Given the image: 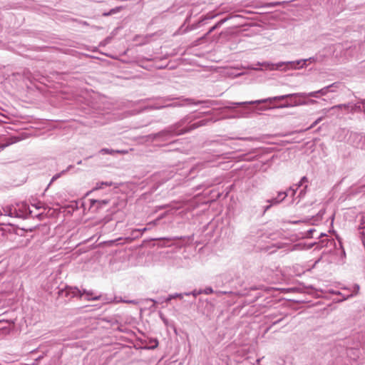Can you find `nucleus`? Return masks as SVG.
Masks as SVG:
<instances>
[{
  "mask_svg": "<svg viewBox=\"0 0 365 365\" xmlns=\"http://www.w3.org/2000/svg\"><path fill=\"white\" fill-rule=\"evenodd\" d=\"M2 215V213L0 214V215Z\"/></svg>",
  "mask_w": 365,
  "mask_h": 365,
  "instance_id": "58",
  "label": "nucleus"
},
{
  "mask_svg": "<svg viewBox=\"0 0 365 365\" xmlns=\"http://www.w3.org/2000/svg\"><path fill=\"white\" fill-rule=\"evenodd\" d=\"M180 207V206L175 207L174 208H175V209H179Z\"/></svg>",
  "mask_w": 365,
  "mask_h": 365,
  "instance_id": "57",
  "label": "nucleus"
},
{
  "mask_svg": "<svg viewBox=\"0 0 365 365\" xmlns=\"http://www.w3.org/2000/svg\"><path fill=\"white\" fill-rule=\"evenodd\" d=\"M157 345H158V343L156 342V344H155V346H153L152 348H155V347H156V346H157Z\"/></svg>",
  "mask_w": 365,
  "mask_h": 365,
  "instance_id": "56",
  "label": "nucleus"
},
{
  "mask_svg": "<svg viewBox=\"0 0 365 365\" xmlns=\"http://www.w3.org/2000/svg\"><path fill=\"white\" fill-rule=\"evenodd\" d=\"M191 294L194 297H196L197 296L202 294V289H195L193 291L191 292Z\"/></svg>",
  "mask_w": 365,
  "mask_h": 365,
  "instance_id": "32",
  "label": "nucleus"
},
{
  "mask_svg": "<svg viewBox=\"0 0 365 365\" xmlns=\"http://www.w3.org/2000/svg\"><path fill=\"white\" fill-rule=\"evenodd\" d=\"M178 298L180 299H182L183 298V294L181 293H175L172 294H169L168 297L165 299V302H170L171 299Z\"/></svg>",
  "mask_w": 365,
  "mask_h": 365,
  "instance_id": "19",
  "label": "nucleus"
},
{
  "mask_svg": "<svg viewBox=\"0 0 365 365\" xmlns=\"http://www.w3.org/2000/svg\"><path fill=\"white\" fill-rule=\"evenodd\" d=\"M99 153L102 155L109 154L114 155L116 153H120V154H126L128 153L127 150H113V149H109V148H102L99 150Z\"/></svg>",
  "mask_w": 365,
  "mask_h": 365,
  "instance_id": "13",
  "label": "nucleus"
},
{
  "mask_svg": "<svg viewBox=\"0 0 365 365\" xmlns=\"http://www.w3.org/2000/svg\"><path fill=\"white\" fill-rule=\"evenodd\" d=\"M165 299L166 298L160 297L158 300H155L153 299H150L149 300L153 302L154 304H156V303H163L164 302H165Z\"/></svg>",
  "mask_w": 365,
  "mask_h": 365,
  "instance_id": "33",
  "label": "nucleus"
},
{
  "mask_svg": "<svg viewBox=\"0 0 365 365\" xmlns=\"http://www.w3.org/2000/svg\"><path fill=\"white\" fill-rule=\"evenodd\" d=\"M66 173V170H63V171H62V172H61V173H57V174L54 175L52 177V178H51V181H50V183H49L48 186H49V185H50L53 182H54V181H55V180H56L58 178H59L61 176V175H62V174H63V173Z\"/></svg>",
  "mask_w": 365,
  "mask_h": 365,
  "instance_id": "25",
  "label": "nucleus"
},
{
  "mask_svg": "<svg viewBox=\"0 0 365 365\" xmlns=\"http://www.w3.org/2000/svg\"><path fill=\"white\" fill-rule=\"evenodd\" d=\"M359 103L363 105V112L365 113V98L361 99Z\"/></svg>",
  "mask_w": 365,
  "mask_h": 365,
  "instance_id": "41",
  "label": "nucleus"
},
{
  "mask_svg": "<svg viewBox=\"0 0 365 365\" xmlns=\"http://www.w3.org/2000/svg\"><path fill=\"white\" fill-rule=\"evenodd\" d=\"M318 124V123L315 120L309 128V129L314 128Z\"/></svg>",
  "mask_w": 365,
  "mask_h": 365,
  "instance_id": "47",
  "label": "nucleus"
},
{
  "mask_svg": "<svg viewBox=\"0 0 365 365\" xmlns=\"http://www.w3.org/2000/svg\"><path fill=\"white\" fill-rule=\"evenodd\" d=\"M29 242H30V239L26 238L25 242L21 245V246H26L29 244Z\"/></svg>",
  "mask_w": 365,
  "mask_h": 365,
  "instance_id": "43",
  "label": "nucleus"
},
{
  "mask_svg": "<svg viewBox=\"0 0 365 365\" xmlns=\"http://www.w3.org/2000/svg\"><path fill=\"white\" fill-rule=\"evenodd\" d=\"M241 116H243V114H242V112H240L238 114H237L236 115L232 116V118L241 117Z\"/></svg>",
  "mask_w": 365,
  "mask_h": 365,
  "instance_id": "48",
  "label": "nucleus"
},
{
  "mask_svg": "<svg viewBox=\"0 0 365 365\" xmlns=\"http://www.w3.org/2000/svg\"><path fill=\"white\" fill-rule=\"evenodd\" d=\"M315 103H317V101H315V100L309 99V100L307 101V105H313Z\"/></svg>",
  "mask_w": 365,
  "mask_h": 365,
  "instance_id": "39",
  "label": "nucleus"
},
{
  "mask_svg": "<svg viewBox=\"0 0 365 365\" xmlns=\"http://www.w3.org/2000/svg\"><path fill=\"white\" fill-rule=\"evenodd\" d=\"M217 296H220L222 294H229V295H231V294H234L235 293L232 292H226V291H216L215 292Z\"/></svg>",
  "mask_w": 365,
  "mask_h": 365,
  "instance_id": "30",
  "label": "nucleus"
},
{
  "mask_svg": "<svg viewBox=\"0 0 365 365\" xmlns=\"http://www.w3.org/2000/svg\"><path fill=\"white\" fill-rule=\"evenodd\" d=\"M260 361H261V359H257V361H256V364H259L260 363Z\"/></svg>",
  "mask_w": 365,
  "mask_h": 365,
  "instance_id": "53",
  "label": "nucleus"
},
{
  "mask_svg": "<svg viewBox=\"0 0 365 365\" xmlns=\"http://www.w3.org/2000/svg\"><path fill=\"white\" fill-rule=\"evenodd\" d=\"M272 108H274L272 106H260L258 109L259 110H270Z\"/></svg>",
  "mask_w": 365,
  "mask_h": 365,
  "instance_id": "34",
  "label": "nucleus"
},
{
  "mask_svg": "<svg viewBox=\"0 0 365 365\" xmlns=\"http://www.w3.org/2000/svg\"><path fill=\"white\" fill-rule=\"evenodd\" d=\"M283 66H285V70L290 69H302L304 68H307V60L299 59L293 61H287V62H279L275 65V68L279 69L281 68Z\"/></svg>",
  "mask_w": 365,
  "mask_h": 365,
  "instance_id": "5",
  "label": "nucleus"
},
{
  "mask_svg": "<svg viewBox=\"0 0 365 365\" xmlns=\"http://www.w3.org/2000/svg\"><path fill=\"white\" fill-rule=\"evenodd\" d=\"M350 106H351V103H348V104H339V105H336V106H334L331 107V110H334V109H345L346 110H349Z\"/></svg>",
  "mask_w": 365,
  "mask_h": 365,
  "instance_id": "22",
  "label": "nucleus"
},
{
  "mask_svg": "<svg viewBox=\"0 0 365 365\" xmlns=\"http://www.w3.org/2000/svg\"><path fill=\"white\" fill-rule=\"evenodd\" d=\"M304 60H307V62H309V63H316L318 61V57L317 56H312V57H310L309 58H304Z\"/></svg>",
  "mask_w": 365,
  "mask_h": 365,
  "instance_id": "31",
  "label": "nucleus"
},
{
  "mask_svg": "<svg viewBox=\"0 0 365 365\" xmlns=\"http://www.w3.org/2000/svg\"><path fill=\"white\" fill-rule=\"evenodd\" d=\"M343 87H344V86L341 84V86L339 88H331V90L329 91V92H336L338 90H341Z\"/></svg>",
  "mask_w": 365,
  "mask_h": 365,
  "instance_id": "38",
  "label": "nucleus"
},
{
  "mask_svg": "<svg viewBox=\"0 0 365 365\" xmlns=\"http://www.w3.org/2000/svg\"><path fill=\"white\" fill-rule=\"evenodd\" d=\"M364 139L365 135H363L362 134L358 133H351L348 138V142L352 146L361 149Z\"/></svg>",
  "mask_w": 365,
  "mask_h": 365,
  "instance_id": "8",
  "label": "nucleus"
},
{
  "mask_svg": "<svg viewBox=\"0 0 365 365\" xmlns=\"http://www.w3.org/2000/svg\"><path fill=\"white\" fill-rule=\"evenodd\" d=\"M20 140H21V138H19L18 137H15V136L9 137L6 139V143L4 144H2L1 145V148L4 149V148H6V146H8L9 145H11L13 143L19 142Z\"/></svg>",
  "mask_w": 365,
  "mask_h": 365,
  "instance_id": "15",
  "label": "nucleus"
},
{
  "mask_svg": "<svg viewBox=\"0 0 365 365\" xmlns=\"http://www.w3.org/2000/svg\"><path fill=\"white\" fill-rule=\"evenodd\" d=\"M140 230H141V232H142V234H143V233L144 232H145L148 229H147L146 227H144V228L140 229Z\"/></svg>",
  "mask_w": 365,
  "mask_h": 365,
  "instance_id": "51",
  "label": "nucleus"
},
{
  "mask_svg": "<svg viewBox=\"0 0 365 365\" xmlns=\"http://www.w3.org/2000/svg\"><path fill=\"white\" fill-rule=\"evenodd\" d=\"M227 20V18L221 19L219 21L215 26H212L210 30L208 31L207 34L212 33L214 30H215L217 28L222 26L226 21Z\"/></svg>",
  "mask_w": 365,
  "mask_h": 365,
  "instance_id": "21",
  "label": "nucleus"
},
{
  "mask_svg": "<svg viewBox=\"0 0 365 365\" xmlns=\"http://www.w3.org/2000/svg\"><path fill=\"white\" fill-rule=\"evenodd\" d=\"M112 185V182H101L96 184V189H101L103 187V185H108L110 186Z\"/></svg>",
  "mask_w": 365,
  "mask_h": 365,
  "instance_id": "28",
  "label": "nucleus"
},
{
  "mask_svg": "<svg viewBox=\"0 0 365 365\" xmlns=\"http://www.w3.org/2000/svg\"><path fill=\"white\" fill-rule=\"evenodd\" d=\"M322 118H319L316 121L319 123L322 120Z\"/></svg>",
  "mask_w": 365,
  "mask_h": 365,
  "instance_id": "52",
  "label": "nucleus"
},
{
  "mask_svg": "<svg viewBox=\"0 0 365 365\" xmlns=\"http://www.w3.org/2000/svg\"><path fill=\"white\" fill-rule=\"evenodd\" d=\"M318 124V123L315 120L309 128V129L314 128Z\"/></svg>",
  "mask_w": 365,
  "mask_h": 365,
  "instance_id": "46",
  "label": "nucleus"
},
{
  "mask_svg": "<svg viewBox=\"0 0 365 365\" xmlns=\"http://www.w3.org/2000/svg\"><path fill=\"white\" fill-rule=\"evenodd\" d=\"M272 205V203H270V205H268V206L265 207V208H264V212H266L267 210H269Z\"/></svg>",
  "mask_w": 365,
  "mask_h": 365,
  "instance_id": "50",
  "label": "nucleus"
},
{
  "mask_svg": "<svg viewBox=\"0 0 365 365\" xmlns=\"http://www.w3.org/2000/svg\"><path fill=\"white\" fill-rule=\"evenodd\" d=\"M296 96H306L308 97H312V98H318L319 94V90L316 91H312L309 93H297L295 94Z\"/></svg>",
  "mask_w": 365,
  "mask_h": 365,
  "instance_id": "16",
  "label": "nucleus"
},
{
  "mask_svg": "<svg viewBox=\"0 0 365 365\" xmlns=\"http://www.w3.org/2000/svg\"><path fill=\"white\" fill-rule=\"evenodd\" d=\"M118 11V9L116 8V9H112L108 13H104L103 15L104 16H108V15H110V14H115L116 11Z\"/></svg>",
  "mask_w": 365,
  "mask_h": 365,
  "instance_id": "35",
  "label": "nucleus"
},
{
  "mask_svg": "<svg viewBox=\"0 0 365 365\" xmlns=\"http://www.w3.org/2000/svg\"><path fill=\"white\" fill-rule=\"evenodd\" d=\"M295 93H290L286 95H282L274 97L267 98L261 100L245 101V102H228L226 105H224V108L233 109L236 106L242 105H254V104H264L267 103H272L277 101H282L284 99H290L292 107L304 106L307 105V97L296 96Z\"/></svg>",
  "mask_w": 365,
  "mask_h": 365,
  "instance_id": "2",
  "label": "nucleus"
},
{
  "mask_svg": "<svg viewBox=\"0 0 365 365\" xmlns=\"http://www.w3.org/2000/svg\"><path fill=\"white\" fill-rule=\"evenodd\" d=\"M282 3L283 2H279V1L272 2V3L269 4L268 6L273 7V6L281 5Z\"/></svg>",
  "mask_w": 365,
  "mask_h": 365,
  "instance_id": "36",
  "label": "nucleus"
},
{
  "mask_svg": "<svg viewBox=\"0 0 365 365\" xmlns=\"http://www.w3.org/2000/svg\"><path fill=\"white\" fill-rule=\"evenodd\" d=\"M346 354L351 360L356 361L359 359L361 352L359 348H349L346 350Z\"/></svg>",
  "mask_w": 365,
  "mask_h": 365,
  "instance_id": "11",
  "label": "nucleus"
},
{
  "mask_svg": "<svg viewBox=\"0 0 365 365\" xmlns=\"http://www.w3.org/2000/svg\"><path fill=\"white\" fill-rule=\"evenodd\" d=\"M184 105H185V103L176 102V103H173L171 104H168L166 106H152L151 108H155V109H160V108H165V107H179V106H182Z\"/></svg>",
  "mask_w": 365,
  "mask_h": 365,
  "instance_id": "18",
  "label": "nucleus"
},
{
  "mask_svg": "<svg viewBox=\"0 0 365 365\" xmlns=\"http://www.w3.org/2000/svg\"><path fill=\"white\" fill-rule=\"evenodd\" d=\"M363 43L361 41H355L350 44L346 43L344 47V55L347 58L357 56L361 51Z\"/></svg>",
  "mask_w": 365,
  "mask_h": 365,
  "instance_id": "6",
  "label": "nucleus"
},
{
  "mask_svg": "<svg viewBox=\"0 0 365 365\" xmlns=\"http://www.w3.org/2000/svg\"><path fill=\"white\" fill-rule=\"evenodd\" d=\"M308 182V178L306 176H304L300 180V184L304 185V183Z\"/></svg>",
  "mask_w": 365,
  "mask_h": 365,
  "instance_id": "37",
  "label": "nucleus"
},
{
  "mask_svg": "<svg viewBox=\"0 0 365 365\" xmlns=\"http://www.w3.org/2000/svg\"><path fill=\"white\" fill-rule=\"evenodd\" d=\"M142 236L141 230L135 229L131 232V239H136Z\"/></svg>",
  "mask_w": 365,
  "mask_h": 365,
  "instance_id": "23",
  "label": "nucleus"
},
{
  "mask_svg": "<svg viewBox=\"0 0 365 365\" xmlns=\"http://www.w3.org/2000/svg\"><path fill=\"white\" fill-rule=\"evenodd\" d=\"M16 228L10 224L0 225V241L4 239H9L10 236L16 232Z\"/></svg>",
  "mask_w": 365,
  "mask_h": 365,
  "instance_id": "9",
  "label": "nucleus"
},
{
  "mask_svg": "<svg viewBox=\"0 0 365 365\" xmlns=\"http://www.w3.org/2000/svg\"><path fill=\"white\" fill-rule=\"evenodd\" d=\"M359 102H360V101L358 102V103H357V104H355V105H354V106L351 105L349 110H350L351 112H354V111H363V105H362V104H361Z\"/></svg>",
  "mask_w": 365,
  "mask_h": 365,
  "instance_id": "20",
  "label": "nucleus"
},
{
  "mask_svg": "<svg viewBox=\"0 0 365 365\" xmlns=\"http://www.w3.org/2000/svg\"><path fill=\"white\" fill-rule=\"evenodd\" d=\"M217 279H223L224 278H225V274H220L217 277Z\"/></svg>",
  "mask_w": 365,
  "mask_h": 365,
  "instance_id": "45",
  "label": "nucleus"
},
{
  "mask_svg": "<svg viewBox=\"0 0 365 365\" xmlns=\"http://www.w3.org/2000/svg\"><path fill=\"white\" fill-rule=\"evenodd\" d=\"M5 215L12 217H24L27 215V205L24 204H17L16 205H9L4 209Z\"/></svg>",
  "mask_w": 365,
  "mask_h": 365,
  "instance_id": "4",
  "label": "nucleus"
},
{
  "mask_svg": "<svg viewBox=\"0 0 365 365\" xmlns=\"http://www.w3.org/2000/svg\"><path fill=\"white\" fill-rule=\"evenodd\" d=\"M341 86V83L339 82H335L329 86H325L322 88V89L319 90V94L322 96L327 95L329 91L331 90V88H339Z\"/></svg>",
  "mask_w": 365,
  "mask_h": 365,
  "instance_id": "14",
  "label": "nucleus"
},
{
  "mask_svg": "<svg viewBox=\"0 0 365 365\" xmlns=\"http://www.w3.org/2000/svg\"><path fill=\"white\" fill-rule=\"evenodd\" d=\"M59 294L61 296L69 297H79L80 298L83 297V294H86L85 299L90 300H98L101 298V296H93V292L91 291H86V289H79L77 287H67L65 289H62L59 292Z\"/></svg>",
  "mask_w": 365,
  "mask_h": 365,
  "instance_id": "3",
  "label": "nucleus"
},
{
  "mask_svg": "<svg viewBox=\"0 0 365 365\" xmlns=\"http://www.w3.org/2000/svg\"><path fill=\"white\" fill-rule=\"evenodd\" d=\"M182 294H183V297H184V296H190V295H192L191 292H184V293H182Z\"/></svg>",
  "mask_w": 365,
  "mask_h": 365,
  "instance_id": "49",
  "label": "nucleus"
},
{
  "mask_svg": "<svg viewBox=\"0 0 365 365\" xmlns=\"http://www.w3.org/2000/svg\"><path fill=\"white\" fill-rule=\"evenodd\" d=\"M300 247V245H294L292 246V248L291 249V250H298L299 248Z\"/></svg>",
  "mask_w": 365,
  "mask_h": 365,
  "instance_id": "44",
  "label": "nucleus"
},
{
  "mask_svg": "<svg viewBox=\"0 0 365 365\" xmlns=\"http://www.w3.org/2000/svg\"><path fill=\"white\" fill-rule=\"evenodd\" d=\"M299 222L298 221H294L292 222L293 224H297Z\"/></svg>",
  "mask_w": 365,
  "mask_h": 365,
  "instance_id": "55",
  "label": "nucleus"
},
{
  "mask_svg": "<svg viewBox=\"0 0 365 365\" xmlns=\"http://www.w3.org/2000/svg\"><path fill=\"white\" fill-rule=\"evenodd\" d=\"M281 321V319L277 320L274 322V324L279 323Z\"/></svg>",
  "mask_w": 365,
  "mask_h": 365,
  "instance_id": "54",
  "label": "nucleus"
},
{
  "mask_svg": "<svg viewBox=\"0 0 365 365\" xmlns=\"http://www.w3.org/2000/svg\"><path fill=\"white\" fill-rule=\"evenodd\" d=\"M344 292H341L339 291L331 290L330 293L334 294H338L342 297L341 299L339 301H344L345 299H349V297H354L357 294L359 290V286L358 284H354L351 289L350 288H344Z\"/></svg>",
  "mask_w": 365,
  "mask_h": 365,
  "instance_id": "7",
  "label": "nucleus"
},
{
  "mask_svg": "<svg viewBox=\"0 0 365 365\" xmlns=\"http://www.w3.org/2000/svg\"><path fill=\"white\" fill-rule=\"evenodd\" d=\"M96 203L98 205H102L107 204L108 202L106 200H91V205H94Z\"/></svg>",
  "mask_w": 365,
  "mask_h": 365,
  "instance_id": "29",
  "label": "nucleus"
},
{
  "mask_svg": "<svg viewBox=\"0 0 365 365\" xmlns=\"http://www.w3.org/2000/svg\"><path fill=\"white\" fill-rule=\"evenodd\" d=\"M302 185H301V184H300V181H299L298 183H297V184H295V185H294L291 186V187L289 188V190H287V192H289V195H290L292 197H294V195H295V194H296V192H297V190L300 187H302Z\"/></svg>",
  "mask_w": 365,
  "mask_h": 365,
  "instance_id": "17",
  "label": "nucleus"
},
{
  "mask_svg": "<svg viewBox=\"0 0 365 365\" xmlns=\"http://www.w3.org/2000/svg\"><path fill=\"white\" fill-rule=\"evenodd\" d=\"M202 294H210L215 292L211 287H207L205 289H202Z\"/></svg>",
  "mask_w": 365,
  "mask_h": 365,
  "instance_id": "26",
  "label": "nucleus"
},
{
  "mask_svg": "<svg viewBox=\"0 0 365 365\" xmlns=\"http://www.w3.org/2000/svg\"><path fill=\"white\" fill-rule=\"evenodd\" d=\"M314 231V230L311 229L308 231V233L307 234V237H313L312 232Z\"/></svg>",
  "mask_w": 365,
  "mask_h": 365,
  "instance_id": "40",
  "label": "nucleus"
},
{
  "mask_svg": "<svg viewBox=\"0 0 365 365\" xmlns=\"http://www.w3.org/2000/svg\"><path fill=\"white\" fill-rule=\"evenodd\" d=\"M198 118L199 116L197 115L190 113L182 119L179 123L157 133L150 134L147 138L151 141H155L158 140H168L173 136L180 135L199 127L204 126L209 122V120H201L187 126L188 124L191 123L192 121Z\"/></svg>",
  "mask_w": 365,
  "mask_h": 365,
  "instance_id": "1",
  "label": "nucleus"
},
{
  "mask_svg": "<svg viewBox=\"0 0 365 365\" xmlns=\"http://www.w3.org/2000/svg\"><path fill=\"white\" fill-rule=\"evenodd\" d=\"M274 108H292V105L291 102L286 103L277 106H273Z\"/></svg>",
  "mask_w": 365,
  "mask_h": 365,
  "instance_id": "24",
  "label": "nucleus"
},
{
  "mask_svg": "<svg viewBox=\"0 0 365 365\" xmlns=\"http://www.w3.org/2000/svg\"><path fill=\"white\" fill-rule=\"evenodd\" d=\"M184 102H186L187 104H193V105H200L203 104V107L205 108H209L213 106H217L221 105L222 103H220L217 101H195L193 99L191 98H185L183 100Z\"/></svg>",
  "mask_w": 365,
  "mask_h": 365,
  "instance_id": "10",
  "label": "nucleus"
},
{
  "mask_svg": "<svg viewBox=\"0 0 365 365\" xmlns=\"http://www.w3.org/2000/svg\"><path fill=\"white\" fill-rule=\"evenodd\" d=\"M289 195L288 192H279L277 197L272 198L267 200L268 202L272 205H277L284 200V198Z\"/></svg>",
  "mask_w": 365,
  "mask_h": 365,
  "instance_id": "12",
  "label": "nucleus"
},
{
  "mask_svg": "<svg viewBox=\"0 0 365 365\" xmlns=\"http://www.w3.org/2000/svg\"><path fill=\"white\" fill-rule=\"evenodd\" d=\"M178 239H179V237H173V238H160L159 240L171 241L172 240H178Z\"/></svg>",
  "mask_w": 365,
  "mask_h": 365,
  "instance_id": "42",
  "label": "nucleus"
},
{
  "mask_svg": "<svg viewBox=\"0 0 365 365\" xmlns=\"http://www.w3.org/2000/svg\"><path fill=\"white\" fill-rule=\"evenodd\" d=\"M307 185H305L304 188L300 190L297 197H299V199L302 198L305 195V193L307 192Z\"/></svg>",
  "mask_w": 365,
  "mask_h": 365,
  "instance_id": "27",
  "label": "nucleus"
}]
</instances>
